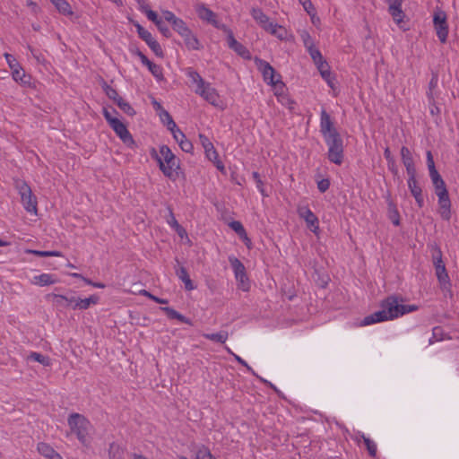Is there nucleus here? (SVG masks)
<instances>
[{
    "label": "nucleus",
    "instance_id": "obj_1",
    "mask_svg": "<svg viewBox=\"0 0 459 459\" xmlns=\"http://www.w3.org/2000/svg\"><path fill=\"white\" fill-rule=\"evenodd\" d=\"M381 307V310L365 316L360 325L366 326L376 323L393 320L418 309V307L415 305L400 304L399 298L396 296H390L383 300Z\"/></svg>",
    "mask_w": 459,
    "mask_h": 459
},
{
    "label": "nucleus",
    "instance_id": "obj_2",
    "mask_svg": "<svg viewBox=\"0 0 459 459\" xmlns=\"http://www.w3.org/2000/svg\"><path fill=\"white\" fill-rule=\"evenodd\" d=\"M151 156L159 165L163 175L171 180H176L178 177V169H180L179 160L167 145L160 147V153L152 148Z\"/></svg>",
    "mask_w": 459,
    "mask_h": 459
},
{
    "label": "nucleus",
    "instance_id": "obj_3",
    "mask_svg": "<svg viewBox=\"0 0 459 459\" xmlns=\"http://www.w3.org/2000/svg\"><path fill=\"white\" fill-rule=\"evenodd\" d=\"M186 75L195 85V94L202 97L205 101L214 107H219L220 95L215 88L210 82H205L198 72L192 67L186 69Z\"/></svg>",
    "mask_w": 459,
    "mask_h": 459
},
{
    "label": "nucleus",
    "instance_id": "obj_4",
    "mask_svg": "<svg viewBox=\"0 0 459 459\" xmlns=\"http://www.w3.org/2000/svg\"><path fill=\"white\" fill-rule=\"evenodd\" d=\"M67 424L80 443L87 446L90 431L92 429L91 421L82 414L74 412L68 416Z\"/></svg>",
    "mask_w": 459,
    "mask_h": 459
},
{
    "label": "nucleus",
    "instance_id": "obj_5",
    "mask_svg": "<svg viewBox=\"0 0 459 459\" xmlns=\"http://www.w3.org/2000/svg\"><path fill=\"white\" fill-rule=\"evenodd\" d=\"M430 179L438 199L439 214L443 220L449 221L451 219V201L446 183L441 176H437Z\"/></svg>",
    "mask_w": 459,
    "mask_h": 459
},
{
    "label": "nucleus",
    "instance_id": "obj_6",
    "mask_svg": "<svg viewBox=\"0 0 459 459\" xmlns=\"http://www.w3.org/2000/svg\"><path fill=\"white\" fill-rule=\"evenodd\" d=\"M258 71L262 74L264 81L276 89L280 87L281 90L284 89V83L281 82V76L277 74L274 68L265 60L257 56L254 59Z\"/></svg>",
    "mask_w": 459,
    "mask_h": 459
},
{
    "label": "nucleus",
    "instance_id": "obj_7",
    "mask_svg": "<svg viewBox=\"0 0 459 459\" xmlns=\"http://www.w3.org/2000/svg\"><path fill=\"white\" fill-rule=\"evenodd\" d=\"M325 142L328 147V160L336 165H341L343 162L344 157L343 141L341 135H333V137L325 139Z\"/></svg>",
    "mask_w": 459,
    "mask_h": 459
},
{
    "label": "nucleus",
    "instance_id": "obj_8",
    "mask_svg": "<svg viewBox=\"0 0 459 459\" xmlns=\"http://www.w3.org/2000/svg\"><path fill=\"white\" fill-rule=\"evenodd\" d=\"M15 186L21 195L22 204L24 209L30 213L36 214L38 211V202L36 196L32 194L30 186L23 180H17L15 182Z\"/></svg>",
    "mask_w": 459,
    "mask_h": 459
},
{
    "label": "nucleus",
    "instance_id": "obj_9",
    "mask_svg": "<svg viewBox=\"0 0 459 459\" xmlns=\"http://www.w3.org/2000/svg\"><path fill=\"white\" fill-rule=\"evenodd\" d=\"M229 262L233 270L238 288L243 291H248L250 289V281L247 275L246 267L243 263L234 255L229 256Z\"/></svg>",
    "mask_w": 459,
    "mask_h": 459
},
{
    "label": "nucleus",
    "instance_id": "obj_10",
    "mask_svg": "<svg viewBox=\"0 0 459 459\" xmlns=\"http://www.w3.org/2000/svg\"><path fill=\"white\" fill-rule=\"evenodd\" d=\"M433 25L440 42L446 43L449 32L447 15L446 12L439 7H436L433 12Z\"/></svg>",
    "mask_w": 459,
    "mask_h": 459
},
{
    "label": "nucleus",
    "instance_id": "obj_11",
    "mask_svg": "<svg viewBox=\"0 0 459 459\" xmlns=\"http://www.w3.org/2000/svg\"><path fill=\"white\" fill-rule=\"evenodd\" d=\"M433 264L436 270V275L442 290H450L451 282L446 265L442 260L441 251L438 249L437 255L433 256Z\"/></svg>",
    "mask_w": 459,
    "mask_h": 459
},
{
    "label": "nucleus",
    "instance_id": "obj_12",
    "mask_svg": "<svg viewBox=\"0 0 459 459\" xmlns=\"http://www.w3.org/2000/svg\"><path fill=\"white\" fill-rule=\"evenodd\" d=\"M195 12L198 15V17L212 24V26H214L215 28L219 29V30H228V26L225 25V24H222V23H220L217 20V15L216 13L212 11L210 8H208L205 4H198L195 5Z\"/></svg>",
    "mask_w": 459,
    "mask_h": 459
},
{
    "label": "nucleus",
    "instance_id": "obj_13",
    "mask_svg": "<svg viewBox=\"0 0 459 459\" xmlns=\"http://www.w3.org/2000/svg\"><path fill=\"white\" fill-rule=\"evenodd\" d=\"M139 38L143 40L152 51L159 57H163L164 53L160 43L152 37V33L139 23L134 24Z\"/></svg>",
    "mask_w": 459,
    "mask_h": 459
},
{
    "label": "nucleus",
    "instance_id": "obj_14",
    "mask_svg": "<svg viewBox=\"0 0 459 459\" xmlns=\"http://www.w3.org/2000/svg\"><path fill=\"white\" fill-rule=\"evenodd\" d=\"M297 212L305 221L307 229L317 235L319 233V220L309 207L307 205H299L298 206Z\"/></svg>",
    "mask_w": 459,
    "mask_h": 459
},
{
    "label": "nucleus",
    "instance_id": "obj_15",
    "mask_svg": "<svg viewBox=\"0 0 459 459\" xmlns=\"http://www.w3.org/2000/svg\"><path fill=\"white\" fill-rule=\"evenodd\" d=\"M76 298L77 297L72 294L60 295L50 293L47 295L48 300L51 301L53 305L59 309L72 308L74 310Z\"/></svg>",
    "mask_w": 459,
    "mask_h": 459
},
{
    "label": "nucleus",
    "instance_id": "obj_16",
    "mask_svg": "<svg viewBox=\"0 0 459 459\" xmlns=\"http://www.w3.org/2000/svg\"><path fill=\"white\" fill-rule=\"evenodd\" d=\"M320 133L324 139L333 137V135L340 134L337 129L334 127L333 122L330 115L325 109H322L320 113Z\"/></svg>",
    "mask_w": 459,
    "mask_h": 459
},
{
    "label": "nucleus",
    "instance_id": "obj_17",
    "mask_svg": "<svg viewBox=\"0 0 459 459\" xmlns=\"http://www.w3.org/2000/svg\"><path fill=\"white\" fill-rule=\"evenodd\" d=\"M224 32L227 34V42L229 48L235 51L242 58L247 60L251 59L250 51L235 39L232 30L229 27L228 30H224Z\"/></svg>",
    "mask_w": 459,
    "mask_h": 459
},
{
    "label": "nucleus",
    "instance_id": "obj_18",
    "mask_svg": "<svg viewBox=\"0 0 459 459\" xmlns=\"http://www.w3.org/2000/svg\"><path fill=\"white\" fill-rule=\"evenodd\" d=\"M161 13L164 20L171 24L173 30L179 36H185L184 32L190 29L186 23L181 18L177 17L171 11L163 10Z\"/></svg>",
    "mask_w": 459,
    "mask_h": 459
},
{
    "label": "nucleus",
    "instance_id": "obj_19",
    "mask_svg": "<svg viewBox=\"0 0 459 459\" xmlns=\"http://www.w3.org/2000/svg\"><path fill=\"white\" fill-rule=\"evenodd\" d=\"M417 174L408 175L407 185L408 188L414 197L417 205L419 208L423 207L424 205V197L422 195V189L416 178Z\"/></svg>",
    "mask_w": 459,
    "mask_h": 459
},
{
    "label": "nucleus",
    "instance_id": "obj_20",
    "mask_svg": "<svg viewBox=\"0 0 459 459\" xmlns=\"http://www.w3.org/2000/svg\"><path fill=\"white\" fill-rule=\"evenodd\" d=\"M109 126L125 143H134L133 137L126 126L118 118L112 120Z\"/></svg>",
    "mask_w": 459,
    "mask_h": 459
},
{
    "label": "nucleus",
    "instance_id": "obj_21",
    "mask_svg": "<svg viewBox=\"0 0 459 459\" xmlns=\"http://www.w3.org/2000/svg\"><path fill=\"white\" fill-rule=\"evenodd\" d=\"M402 162L406 169L407 175L417 174L414 160L411 152L406 146L401 148Z\"/></svg>",
    "mask_w": 459,
    "mask_h": 459
},
{
    "label": "nucleus",
    "instance_id": "obj_22",
    "mask_svg": "<svg viewBox=\"0 0 459 459\" xmlns=\"http://www.w3.org/2000/svg\"><path fill=\"white\" fill-rule=\"evenodd\" d=\"M253 19L264 30L275 27L274 22H270L269 17L260 8H252L250 12Z\"/></svg>",
    "mask_w": 459,
    "mask_h": 459
},
{
    "label": "nucleus",
    "instance_id": "obj_23",
    "mask_svg": "<svg viewBox=\"0 0 459 459\" xmlns=\"http://www.w3.org/2000/svg\"><path fill=\"white\" fill-rule=\"evenodd\" d=\"M355 440L358 443H359L362 440L367 450H368L369 456H371L373 458H375L377 456V444L375 443V441L370 439L368 437H366L365 434L362 432L357 433Z\"/></svg>",
    "mask_w": 459,
    "mask_h": 459
},
{
    "label": "nucleus",
    "instance_id": "obj_24",
    "mask_svg": "<svg viewBox=\"0 0 459 459\" xmlns=\"http://www.w3.org/2000/svg\"><path fill=\"white\" fill-rule=\"evenodd\" d=\"M185 36H180L185 42L186 47L189 50H200L202 48V45L199 39L194 35L193 31L188 29L186 32H184Z\"/></svg>",
    "mask_w": 459,
    "mask_h": 459
},
{
    "label": "nucleus",
    "instance_id": "obj_25",
    "mask_svg": "<svg viewBox=\"0 0 459 459\" xmlns=\"http://www.w3.org/2000/svg\"><path fill=\"white\" fill-rule=\"evenodd\" d=\"M37 450L46 459H63L62 456L47 443H39Z\"/></svg>",
    "mask_w": 459,
    "mask_h": 459
},
{
    "label": "nucleus",
    "instance_id": "obj_26",
    "mask_svg": "<svg viewBox=\"0 0 459 459\" xmlns=\"http://www.w3.org/2000/svg\"><path fill=\"white\" fill-rule=\"evenodd\" d=\"M199 140L203 148L204 149L206 158L208 160L216 159V156H218V152L214 148L213 143L210 141V139L206 135L200 134Z\"/></svg>",
    "mask_w": 459,
    "mask_h": 459
},
{
    "label": "nucleus",
    "instance_id": "obj_27",
    "mask_svg": "<svg viewBox=\"0 0 459 459\" xmlns=\"http://www.w3.org/2000/svg\"><path fill=\"white\" fill-rule=\"evenodd\" d=\"M388 13L392 16L394 22L401 28L403 29L402 23L405 16L402 10V4H390L388 5Z\"/></svg>",
    "mask_w": 459,
    "mask_h": 459
},
{
    "label": "nucleus",
    "instance_id": "obj_28",
    "mask_svg": "<svg viewBox=\"0 0 459 459\" xmlns=\"http://www.w3.org/2000/svg\"><path fill=\"white\" fill-rule=\"evenodd\" d=\"M100 300L99 296L91 295L86 299L76 298V303L74 304V310H85L91 305H96Z\"/></svg>",
    "mask_w": 459,
    "mask_h": 459
},
{
    "label": "nucleus",
    "instance_id": "obj_29",
    "mask_svg": "<svg viewBox=\"0 0 459 459\" xmlns=\"http://www.w3.org/2000/svg\"><path fill=\"white\" fill-rule=\"evenodd\" d=\"M108 459H125V448L116 442H111L108 448Z\"/></svg>",
    "mask_w": 459,
    "mask_h": 459
},
{
    "label": "nucleus",
    "instance_id": "obj_30",
    "mask_svg": "<svg viewBox=\"0 0 459 459\" xmlns=\"http://www.w3.org/2000/svg\"><path fill=\"white\" fill-rule=\"evenodd\" d=\"M57 282L56 278L54 277L53 274L50 273H41L39 275H36L31 280V283L39 286H48Z\"/></svg>",
    "mask_w": 459,
    "mask_h": 459
},
{
    "label": "nucleus",
    "instance_id": "obj_31",
    "mask_svg": "<svg viewBox=\"0 0 459 459\" xmlns=\"http://www.w3.org/2000/svg\"><path fill=\"white\" fill-rule=\"evenodd\" d=\"M160 310H162L169 319H177L181 323L192 325V321L189 318H187L185 316H183L182 314L178 313L177 310H175L172 307H160Z\"/></svg>",
    "mask_w": 459,
    "mask_h": 459
},
{
    "label": "nucleus",
    "instance_id": "obj_32",
    "mask_svg": "<svg viewBox=\"0 0 459 459\" xmlns=\"http://www.w3.org/2000/svg\"><path fill=\"white\" fill-rule=\"evenodd\" d=\"M275 95L277 97V100L284 107L289 108L290 111L295 109V101L290 98L289 95L283 92V90H281L280 87L276 89Z\"/></svg>",
    "mask_w": 459,
    "mask_h": 459
},
{
    "label": "nucleus",
    "instance_id": "obj_33",
    "mask_svg": "<svg viewBox=\"0 0 459 459\" xmlns=\"http://www.w3.org/2000/svg\"><path fill=\"white\" fill-rule=\"evenodd\" d=\"M12 76L15 82H19L22 85L26 86L30 84V76L26 75L24 70L21 65L18 68H15L13 71H12Z\"/></svg>",
    "mask_w": 459,
    "mask_h": 459
},
{
    "label": "nucleus",
    "instance_id": "obj_34",
    "mask_svg": "<svg viewBox=\"0 0 459 459\" xmlns=\"http://www.w3.org/2000/svg\"><path fill=\"white\" fill-rule=\"evenodd\" d=\"M177 276L184 282L185 289L186 290H192L195 289V286L194 285L192 280L189 277V274L186 271V269L184 266H181L176 271Z\"/></svg>",
    "mask_w": 459,
    "mask_h": 459
},
{
    "label": "nucleus",
    "instance_id": "obj_35",
    "mask_svg": "<svg viewBox=\"0 0 459 459\" xmlns=\"http://www.w3.org/2000/svg\"><path fill=\"white\" fill-rule=\"evenodd\" d=\"M58 12L64 15H72L73 10L70 4L66 0H50Z\"/></svg>",
    "mask_w": 459,
    "mask_h": 459
},
{
    "label": "nucleus",
    "instance_id": "obj_36",
    "mask_svg": "<svg viewBox=\"0 0 459 459\" xmlns=\"http://www.w3.org/2000/svg\"><path fill=\"white\" fill-rule=\"evenodd\" d=\"M203 336L205 339L215 342L225 343L229 338V333L227 331H221L215 333H204Z\"/></svg>",
    "mask_w": 459,
    "mask_h": 459
},
{
    "label": "nucleus",
    "instance_id": "obj_37",
    "mask_svg": "<svg viewBox=\"0 0 459 459\" xmlns=\"http://www.w3.org/2000/svg\"><path fill=\"white\" fill-rule=\"evenodd\" d=\"M149 71L151 72V74L158 80V81H162L164 79V76H163V69L162 67L160 65H157V64H154L152 62H151L148 65H147Z\"/></svg>",
    "mask_w": 459,
    "mask_h": 459
},
{
    "label": "nucleus",
    "instance_id": "obj_38",
    "mask_svg": "<svg viewBox=\"0 0 459 459\" xmlns=\"http://www.w3.org/2000/svg\"><path fill=\"white\" fill-rule=\"evenodd\" d=\"M28 359L37 361L46 367L50 366L49 358L48 356H44L39 352H35V351L30 352V354L28 356Z\"/></svg>",
    "mask_w": 459,
    "mask_h": 459
},
{
    "label": "nucleus",
    "instance_id": "obj_39",
    "mask_svg": "<svg viewBox=\"0 0 459 459\" xmlns=\"http://www.w3.org/2000/svg\"><path fill=\"white\" fill-rule=\"evenodd\" d=\"M427 165L430 178L437 176H440L438 171L436 169L434 159L430 151L427 152Z\"/></svg>",
    "mask_w": 459,
    "mask_h": 459
},
{
    "label": "nucleus",
    "instance_id": "obj_40",
    "mask_svg": "<svg viewBox=\"0 0 459 459\" xmlns=\"http://www.w3.org/2000/svg\"><path fill=\"white\" fill-rule=\"evenodd\" d=\"M274 26L275 27H270L266 31L277 37L279 39H284L287 34L285 29L277 23H274Z\"/></svg>",
    "mask_w": 459,
    "mask_h": 459
},
{
    "label": "nucleus",
    "instance_id": "obj_41",
    "mask_svg": "<svg viewBox=\"0 0 459 459\" xmlns=\"http://www.w3.org/2000/svg\"><path fill=\"white\" fill-rule=\"evenodd\" d=\"M230 228L234 230L239 237L245 238L247 239L246 230L244 229L242 223L238 221H233L229 224Z\"/></svg>",
    "mask_w": 459,
    "mask_h": 459
},
{
    "label": "nucleus",
    "instance_id": "obj_42",
    "mask_svg": "<svg viewBox=\"0 0 459 459\" xmlns=\"http://www.w3.org/2000/svg\"><path fill=\"white\" fill-rule=\"evenodd\" d=\"M117 105L119 107V108L125 112L126 114L129 116L134 115V109L131 107V105L126 101L123 98H119Z\"/></svg>",
    "mask_w": 459,
    "mask_h": 459
},
{
    "label": "nucleus",
    "instance_id": "obj_43",
    "mask_svg": "<svg viewBox=\"0 0 459 459\" xmlns=\"http://www.w3.org/2000/svg\"><path fill=\"white\" fill-rule=\"evenodd\" d=\"M307 51L309 53L315 65L325 61L321 52L319 49L316 48L315 46L311 47V48H307Z\"/></svg>",
    "mask_w": 459,
    "mask_h": 459
},
{
    "label": "nucleus",
    "instance_id": "obj_44",
    "mask_svg": "<svg viewBox=\"0 0 459 459\" xmlns=\"http://www.w3.org/2000/svg\"><path fill=\"white\" fill-rule=\"evenodd\" d=\"M252 178L255 180L256 184V187L258 191L261 193V195L264 197L268 196V194L265 193L264 188V181L261 179L260 174L257 171H254L252 173Z\"/></svg>",
    "mask_w": 459,
    "mask_h": 459
},
{
    "label": "nucleus",
    "instance_id": "obj_45",
    "mask_svg": "<svg viewBox=\"0 0 459 459\" xmlns=\"http://www.w3.org/2000/svg\"><path fill=\"white\" fill-rule=\"evenodd\" d=\"M437 81H438V78H437V75L435 74L432 76V78L430 79L429 81V91L427 92V96H428V99H429V102H431V101H434V94H433V90L435 88H437Z\"/></svg>",
    "mask_w": 459,
    "mask_h": 459
},
{
    "label": "nucleus",
    "instance_id": "obj_46",
    "mask_svg": "<svg viewBox=\"0 0 459 459\" xmlns=\"http://www.w3.org/2000/svg\"><path fill=\"white\" fill-rule=\"evenodd\" d=\"M142 12L145 13L146 17L152 21L155 25L157 24V22H159L161 18H160L158 16V14L156 13V12L152 11V9H150L148 6H143L142 7Z\"/></svg>",
    "mask_w": 459,
    "mask_h": 459
},
{
    "label": "nucleus",
    "instance_id": "obj_47",
    "mask_svg": "<svg viewBox=\"0 0 459 459\" xmlns=\"http://www.w3.org/2000/svg\"><path fill=\"white\" fill-rule=\"evenodd\" d=\"M316 65L321 76L323 77V79H326V77H330V74H331L330 66L325 60L321 63L316 64Z\"/></svg>",
    "mask_w": 459,
    "mask_h": 459
},
{
    "label": "nucleus",
    "instance_id": "obj_48",
    "mask_svg": "<svg viewBox=\"0 0 459 459\" xmlns=\"http://www.w3.org/2000/svg\"><path fill=\"white\" fill-rule=\"evenodd\" d=\"M28 253L34 254L38 256L47 257V256H62V253L59 251H39V250H28Z\"/></svg>",
    "mask_w": 459,
    "mask_h": 459
},
{
    "label": "nucleus",
    "instance_id": "obj_49",
    "mask_svg": "<svg viewBox=\"0 0 459 459\" xmlns=\"http://www.w3.org/2000/svg\"><path fill=\"white\" fill-rule=\"evenodd\" d=\"M441 340H443V329L440 326H436L432 330V337L429 339V344Z\"/></svg>",
    "mask_w": 459,
    "mask_h": 459
},
{
    "label": "nucleus",
    "instance_id": "obj_50",
    "mask_svg": "<svg viewBox=\"0 0 459 459\" xmlns=\"http://www.w3.org/2000/svg\"><path fill=\"white\" fill-rule=\"evenodd\" d=\"M300 37L302 39V41H303V44H304V47L306 48V49L311 48V47L315 46L314 40L307 31H306V30L302 31Z\"/></svg>",
    "mask_w": 459,
    "mask_h": 459
},
{
    "label": "nucleus",
    "instance_id": "obj_51",
    "mask_svg": "<svg viewBox=\"0 0 459 459\" xmlns=\"http://www.w3.org/2000/svg\"><path fill=\"white\" fill-rule=\"evenodd\" d=\"M299 3L303 6L304 10L309 14L314 15L316 9L311 2V0H298Z\"/></svg>",
    "mask_w": 459,
    "mask_h": 459
},
{
    "label": "nucleus",
    "instance_id": "obj_52",
    "mask_svg": "<svg viewBox=\"0 0 459 459\" xmlns=\"http://www.w3.org/2000/svg\"><path fill=\"white\" fill-rule=\"evenodd\" d=\"M162 116H163L164 117H166V118H169V122H167V124H166V125H167L168 129H169L171 133H173V132H175L177 129H178V127L177 124L175 123V121L173 120L172 117L169 115V113L168 111H165V110H164V111L162 112L161 117H162Z\"/></svg>",
    "mask_w": 459,
    "mask_h": 459
},
{
    "label": "nucleus",
    "instance_id": "obj_53",
    "mask_svg": "<svg viewBox=\"0 0 459 459\" xmlns=\"http://www.w3.org/2000/svg\"><path fill=\"white\" fill-rule=\"evenodd\" d=\"M156 27L164 37H171V31L169 29V27L163 22L162 19L159 22H157Z\"/></svg>",
    "mask_w": 459,
    "mask_h": 459
},
{
    "label": "nucleus",
    "instance_id": "obj_54",
    "mask_svg": "<svg viewBox=\"0 0 459 459\" xmlns=\"http://www.w3.org/2000/svg\"><path fill=\"white\" fill-rule=\"evenodd\" d=\"M178 145L181 148V150L185 152L190 153L193 152V143L188 139H186V137L181 140Z\"/></svg>",
    "mask_w": 459,
    "mask_h": 459
},
{
    "label": "nucleus",
    "instance_id": "obj_55",
    "mask_svg": "<svg viewBox=\"0 0 459 459\" xmlns=\"http://www.w3.org/2000/svg\"><path fill=\"white\" fill-rule=\"evenodd\" d=\"M105 92H106L107 96L110 100H113L116 103L117 102L118 99L121 98L119 96L118 92L117 91V90H115L114 88H112L110 86L106 87Z\"/></svg>",
    "mask_w": 459,
    "mask_h": 459
},
{
    "label": "nucleus",
    "instance_id": "obj_56",
    "mask_svg": "<svg viewBox=\"0 0 459 459\" xmlns=\"http://www.w3.org/2000/svg\"><path fill=\"white\" fill-rule=\"evenodd\" d=\"M4 57L6 59V62L8 63L9 67L12 71H13L15 68H18L20 66V64L16 61L14 56L11 54L5 53Z\"/></svg>",
    "mask_w": 459,
    "mask_h": 459
},
{
    "label": "nucleus",
    "instance_id": "obj_57",
    "mask_svg": "<svg viewBox=\"0 0 459 459\" xmlns=\"http://www.w3.org/2000/svg\"><path fill=\"white\" fill-rule=\"evenodd\" d=\"M330 180L328 178H323L317 182V188L321 193H325L329 189Z\"/></svg>",
    "mask_w": 459,
    "mask_h": 459
},
{
    "label": "nucleus",
    "instance_id": "obj_58",
    "mask_svg": "<svg viewBox=\"0 0 459 459\" xmlns=\"http://www.w3.org/2000/svg\"><path fill=\"white\" fill-rule=\"evenodd\" d=\"M169 211V217L167 218V223L171 227L174 228L177 224H179L173 213V210L170 206L168 207Z\"/></svg>",
    "mask_w": 459,
    "mask_h": 459
},
{
    "label": "nucleus",
    "instance_id": "obj_59",
    "mask_svg": "<svg viewBox=\"0 0 459 459\" xmlns=\"http://www.w3.org/2000/svg\"><path fill=\"white\" fill-rule=\"evenodd\" d=\"M390 219L392 220V222L395 225V226H398L400 224V215H399V212L398 211L394 208L391 212H390Z\"/></svg>",
    "mask_w": 459,
    "mask_h": 459
},
{
    "label": "nucleus",
    "instance_id": "obj_60",
    "mask_svg": "<svg viewBox=\"0 0 459 459\" xmlns=\"http://www.w3.org/2000/svg\"><path fill=\"white\" fill-rule=\"evenodd\" d=\"M233 356H234V359L242 366L246 367L247 369L251 372L253 375H255V371L253 370V368L247 363L246 360H244L241 357H239L238 355L237 354H234L232 353Z\"/></svg>",
    "mask_w": 459,
    "mask_h": 459
},
{
    "label": "nucleus",
    "instance_id": "obj_61",
    "mask_svg": "<svg viewBox=\"0 0 459 459\" xmlns=\"http://www.w3.org/2000/svg\"><path fill=\"white\" fill-rule=\"evenodd\" d=\"M210 161H212L214 166L221 172L225 171V166L223 162L219 159V155L216 156V159H209Z\"/></svg>",
    "mask_w": 459,
    "mask_h": 459
},
{
    "label": "nucleus",
    "instance_id": "obj_62",
    "mask_svg": "<svg viewBox=\"0 0 459 459\" xmlns=\"http://www.w3.org/2000/svg\"><path fill=\"white\" fill-rule=\"evenodd\" d=\"M135 55L140 58L141 62L144 65H148L152 61L148 59V57L140 50L135 51Z\"/></svg>",
    "mask_w": 459,
    "mask_h": 459
},
{
    "label": "nucleus",
    "instance_id": "obj_63",
    "mask_svg": "<svg viewBox=\"0 0 459 459\" xmlns=\"http://www.w3.org/2000/svg\"><path fill=\"white\" fill-rule=\"evenodd\" d=\"M102 114H103L105 119L107 120V122L108 123V125L111 124L112 120L117 119V117H113V115L108 108H103Z\"/></svg>",
    "mask_w": 459,
    "mask_h": 459
},
{
    "label": "nucleus",
    "instance_id": "obj_64",
    "mask_svg": "<svg viewBox=\"0 0 459 459\" xmlns=\"http://www.w3.org/2000/svg\"><path fill=\"white\" fill-rule=\"evenodd\" d=\"M171 134H173V137L178 142V143H179L180 141L186 137L185 134L179 128Z\"/></svg>",
    "mask_w": 459,
    "mask_h": 459
}]
</instances>
